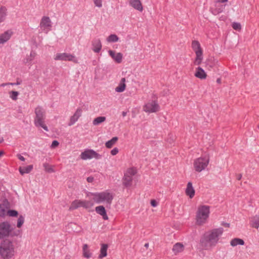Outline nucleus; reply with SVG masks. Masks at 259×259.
<instances>
[{"label":"nucleus","mask_w":259,"mask_h":259,"mask_svg":"<svg viewBox=\"0 0 259 259\" xmlns=\"http://www.w3.org/2000/svg\"><path fill=\"white\" fill-rule=\"evenodd\" d=\"M192 48L196 54L195 64L200 65L203 59L202 50L201 48L199 42L197 40H193L192 42Z\"/></svg>","instance_id":"obj_7"},{"label":"nucleus","mask_w":259,"mask_h":259,"mask_svg":"<svg viewBox=\"0 0 259 259\" xmlns=\"http://www.w3.org/2000/svg\"><path fill=\"white\" fill-rule=\"evenodd\" d=\"M209 162L208 156L199 157L196 159L194 162V167L196 171L201 172L207 166Z\"/></svg>","instance_id":"obj_6"},{"label":"nucleus","mask_w":259,"mask_h":259,"mask_svg":"<svg viewBox=\"0 0 259 259\" xmlns=\"http://www.w3.org/2000/svg\"><path fill=\"white\" fill-rule=\"evenodd\" d=\"M10 225L8 222H3L0 224V238L8 236L11 231Z\"/></svg>","instance_id":"obj_13"},{"label":"nucleus","mask_w":259,"mask_h":259,"mask_svg":"<svg viewBox=\"0 0 259 259\" xmlns=\"http://www.w3.org/2000/svg\"><path fill=\"white\" fill-rule=\"evenodd\" d=\"M7 15V9L4 6L0 8V23L4 22Z\"/></svg>","instance_id":"obj_26"},{"label":"nucleus","mask_w":259,"mask_h":259,"mask_svg":"<svg viewBox=\"0 0 259 259\" xmlns=\"http://www.w3.org/2000/svg\"><path fill=\"white\" fill-rule=\"evenodd\" d=\"M24 222V218L22 215H20L18 220L17 227L18 228H21Z\"/></svg>","instance_id":"obj_35"},{"label":"nucleus","mask_w":259,"mask_h":259,"mask_svg":"<svg viewBox=\"0 0 259 259\" xmlns=\"http://www.w3.org/2000/svg\"><path fill=\"white\" fill-rule=\"evenodd\" d=\"M143 110L146 112H156L159 110V105L155 101H152L144 106Z\"/></svg>","instance_id":"obj_14"},{"label":"nucleus","mask_w":259,"mask_h":259,"mask_svg":"<svg viewBox=\"0 0 259 259\" xmlns=\"http://www.w3.org/2000/svg\"><path fill=\"white\" fill-rule=\"evenodd\" d=\"M184 246L181 243H177L175 244L172 248V251L175 254L182 252L184 250Z\"/></svg>","instance_id":"obj_24"},{"label":"nucleus","mask_w":259,"mask_h":259,"mask_svg":"<svg viewBox=\"0 0 259 259\" xmlns=\"http://www.w3.org/2000/svg\"><path fill=\"white\" fill-rule=\"evenodd\" d=\"M59 143L57 141H56V140L53 141L52 143V145H51V147L55 148V147L58 146L59 145Z\"/></svg>","instance_id":"obj_43"},{"label":"nucleus","mask_w":259,"mask_h":259,"mask_svg":"<svg viewBox=\"0 0 259 259\" xmlns=\"http://www.w3.org/2000/svg\"><path fill=\"white\" fill-rule=\"evenodd\" d=\"M4 154L3 151H0V157Z\"/></svg>","instance_id":"obj_58"},{"label":"nucleus","mask_w":259,"mask_h":259,"mask_svg":"<svg viewBox=\"0 0 259 259\" xmlns=\"http://www.w3.org/2000/svg\"><path fill=\"white\" fill-rule=\"evenodd\" d=\"M227 1H228V0H219V2H221V3H225V2H226Z\"/></svg>","instance_id":"obj_54"},{"label":"nucleus","mask_w":259,"mask_h":259,"mask_svg":"<svg viewBox=\"0 0 259 259\" xmlns=\"http://www.w3.org/2000/svg\"><path fill=\"white\" fill-rule=\"evenodd\" d=\"M32 61V59H31L30 57H28L24 60V62L25 63H30Z\"/></svg>","instance_id":"obj_44"},{"label":"nucleus","mask_w":259,"mask_h":259,"mask_svg":"<svg viewBox=\"0 0 259 259\" xmlns=\"http://www.w3.org/2000/svg\"><path fill=\"white\" fill-rule=\"evenodd\" d=\"M93 205V203L89 201L75 200L73 201L69 207L70 210H74L80 207H82L85 208H89Z\"/></svg>","instance_id":"obj_9"},{"label":"nucleus","mask_w":259,"mask_h":259,"mask_svg":"<svg viewBox=\"0 0 259 259\" xmlns=\"http://www.w3.org/2000/svg\"><path fill=\"white\" fill-rule=\"evenodd\" d=\"M82 256L85 258H90L92 256V253L89 249V246L87 244H84L82 246Z\"/></svg>","instance_id":"obj_23"},{"label":"nucleus","mask_w":259,"mask_h":259,"mask_svg":"<svg viewBox=\"0 0 259 259\" xmlns=\"http://www.w3.org/2000/svg\"><path fill=\"white\" fill-rule=\"evenodd\" d=\"M106 117L105 116H99L95 118L93 121V124L94 125H97L106 120Z\"/></svg>","instance_id":"obj_32"},{"label":"nucleus","mask_w":259,"mask_h":259,"mask_svg":"<svg viewBox=\"0 0 259 259\" xmlns=\"http://www.w3.org/2000/svg\"><path fill=\"white\" fill-rule=\"evenodd\" d=\"M95 210L97 213L102 216L103 219L105 220L108 219V217L106 213V211L103 206L100 205L95 208Z\"/></svg>","instance_id":"obj_21"},{"label":"nucleus","mask_w":259,"mask_h":259,"mask_svg":"<svg viewBox=\"0 0 259 259\" xmlns=\"http://www.w3.org/2000/svg\"><path fill=\"white\" fill-rule=\"evenodd\" d=\"M217 82L218 83H221V78H218L217 79Z\"/></svg>","instance_id":"obj_51"},{"label":"nucleus","mask_w":259,"mask_h":259,"mask_svg":"<svg viewBox=\"0 0 259 259\" xmlns=\"http://www.w3.org/2000/svg\"><path fill=\"white\" fill-rule=\"evenodd\" d=\"M87 180L89 183H92L94 181V178L93 177H89Z\"/></svg>","instance_id":"obj_47"},{"label":"nucleus","mask_w":259,"mask_h":259,"mask_svg":"<svg viewBox=\"0 0 259 259\" xmlns=\"http://www.w3.org/2000/svg\"><path fill=\"white\" fill-rule=\"evenodd\" d=\"M82 113V109L80 108L77 109L76 111L72 115L70 119V121L68 123V125L69 126H71L75 123L76 121H77L79 117L81 116Z\"/></svg>","instance_id":"obj_15"},{"label":"nucleus","mask_w":259,"mask_h":259,"mask_svg":"<svg viewBox=\"0 0 259 259\" xmlns=\"http://www.w3.org/2000/svg\"><path fill=\"white\" fill-rule=\"evenodd\" d=\"M232 27L234 29L236 30H240L241 28L240 24L237 22L233 23Z\"/></svg>","instance_id":"obj_36"},{"label":"nucleus","mask_w":259,"mask_h":259,"mask_svg":"<svg viewBox=\"0 0 259 259\" xmlns=\"http://www.w3.org/2000/svg\"><path fill=\"white\" fill-rule=\"evenodd\" d=\"M17 156H18V158H19L21 161H25V158H24L23 156H22L21 155H20V154H18V155H17Z\"/></svg>","instance_id":"obj_48"},{"label":"nucleus","mask_w":259,"mask_h":259,"mask_svg":"<svg viewBox=\"0 0 259 259\" xmlns=\"http://www.w3.org/2000/svg\"><path fill=\"white\" fill-rule=\"evenodd\" d=\"M54 60L56 61H72L75 63H78L77 59L74 55L66 53L56 54L54 57Z\"/></svg>","instance_id":"obj_10"},{"label":"nucleus","mask_w":259,"mask_h":259,"mask_svg":"<svg viewBox=\"0 0 259 259\" xmlns=\"http://www.w3.org/2000/svg\"><path fill=\"white\" fill-rule=\"evenodd\" d=\"M9 83V84H10V85H16V84H15V83Z\"/></svg>","instance_id":"obj_57"},{"label":"nucleus","mask_w":259,"mask_h":259,"mask_svg":"<svg viewBox=\"0 0 259 259\" xmlns=\"http://www.w3.org/2000/svg\"><path fill=\"white\" fill-rule=\"evenodd\" d=\"M20 83H21V82H20V81H17L16 82H15V84L16 85H19V84H20Z\"/></svg>","instance_id":"obj_56"},{"label":"nucleus","mask_w":259,"mask_h":259,"mask_svg":"<svg viewBox=\"0 0 259 259\" xmlns=\"http://www.w3.org/2000/svg\"><path fill=\"white\" fill-rule=\"evenodd\" d=\"M13 32L11 30L5 31L0 35V44H3L7 41L11 37Z\"/></svg>","instance_id":"obj_19"},{"label":"nucleus","mask_w":259,"mask_h":259,"mask_svg":"<svg viewBox=\"0 0 259 259\" xmlns=\"http://www.w3.org/2000/svg\"><path fill=\"white\" fill-rule=\"evenodd\" d=\"M195 76L201 79H204L206 78L207 75L204 70L202 68L198 67L196 69Z\"/></svg>","instance_id":"obj_22"},{"label":"nucleus","mask_w":259,"mask_h":259,"mask_svg":"<svg viewBox=\"0 0 259 259\" xmlns=\"http://www.w3.org/2000/svg\"><path fill=\"white\" fill-rule=\"evenodd\" d=\"M118 138L114 137L112 138L110 140L107 141L105 143V146L107 148H111L117 141Z\"/></svg>","instance_id":"obj_31"},{"label":"nucleus","mask_w":259,"mask_h":259,"mask_svg":"<svg viewBox=\"0 0 259 259\" xmlns=\"http://www.w3.org/2000/svg\"><path fill=\"white\" fill-rule=\"evenodd\" d=\"M80 158L83 160L92 159L95 158L97 159H101L102 155L97 153L93 150H87L82 152L80 154Z\"/></svg>","instance_id":"obj_12"},{"label":"nucleus","mask_w":259,"mask_h":259,"mask_svg":"<svg viewBox=\"0 0 259 259\" xmlns=\"http://www.w3.org/2000/svg\"><path fill=\"white\" fill-rule=\"evenodd\" d=\"M136 174V170L134 168H128L125 172L122 180L123 185L128 187L132 186L133 180V176Z\"/></svg>","instance_id":"obj_8"},{"label":"nucleus","mask_w":259,"mask_h":259,"mask_svg":"<svg viewBox=\"0 0 259 259\" xmlns=\"http://www.w3.org/2000/svg\"><path fill=\"white\" fill-rule=\"evenodd\" d=\"M223 225H224L225 227H229V226H230V224H229L226 223H224L223 224Z\"/></svg>","instance_id":"obj_50"},{"label":"nucleus","mask_w":259,"mask_h":259,"mask_svg":"<svg viewBox=\"0 0 259 259\" xmlns=\"http://www.w3.org/2000/svg\"><path fill=\"white\" fill-rule=\"evenodd\" d=\"M92 50L95 53H99L102 49V44L99 38H95L92 42Z\"/></svg>","instance_id":"obj_16"},{"label":"nucleus","mask_w":259,"mask_h":259,"mask_svg":"<svg viewBox=\"0 0 259 259\" xmlns=\"http://www.w3.org/2000/svg\"><path fill=\"white\" fill-rule=\"evenodd\" d=\"M94 3L96 6L101 8L102 6V0H93Z\"/></svg>","instance_id":"obj_40"},{"label":"nucleus","mask_w":259,"mask_h":259,"mask_svg":"<svg viewBox=\"0 0 259 259\" xmlns=\"http://www.w3.org/2000/svg\"><path fill=\"white\" fill-rule=\"evenodd\" d=\"M241 178H242V175L241 174L237 175V179L238 180H241Z\"/></svg>","instance_id":"obj_49"},{"label":"nucleus","mask_w":259,"mask_h":259,"mask_svg":"<svg viewBox=\"0 0 259 259\" xmlns=\"http://www.w3.org/2000/svg\"><path fill=\"white\" fill-rule=\"evenodd\" d=\"M258 128H259V125H258Z\"/></svg>","instance_id":"obj_59"},{"label":"nucleus","mask_w":259,"mask_h":259,"mask_svg":"<svg viewBox=\"0 0 259 259\" xmlns=\"http://www.w3.org/2000/svg\"><path fill=\"white\" fill-rule=\"evenodd\" d=\"M9 85V83H2L1 86V87H5L6 85Z\"/></svg>","instance_id":"obj_52"},{"label":"nucleus","mask_w":259,"mask_h":259,"mask_svg":"<svg viewBox=\"0 0 259 259\" xmlns=\"http://www.w3.org/2000/svg\"><path fill=\"white\" fill-rule=\"evenodd\" d=\"M39 27L42 31L48 33L52 28V23L50 18L46 16L42 17L40 20Z\"/></svg>","instance_id":"obj_11"},{"label":"nucleus","mask_w":259,"mask_h":259,"mask_svg":"<svg viewBox=\"0 0 259 259\" xmlns=\"http://www.w3.org/2000/svg\"><path fill=\"white\" fill-rule=\"evenodd\" d=\"M44 166L45 167V170L49 172H53L54 171L53 168L51 167L50 165H49L47 163H45L44 164Z\"/></svg>","instance_id":"obj_37"},{"label":"nucleus","mask_w":259,"mask_h":259,"mask_svg":"<svg viewBox=\"0 0 259 259\" xmlns=\"http://www.w3.org/2000/svg\"><path fill=\"white\" fill-rule=\"evenodd\" d=\"M9 94L10 95V98L13 100L16 101L17 99V98H18L17 97L19 95V93L18 92L12 91H11L9 93Z\"/></svg>","instance_id":"obj_34"},{"label":"nucleus","mask_w":259,"mask_h":259,"mask_svg":"<svg viewBox=\"0 0 259 259\" xmlns=\"http://www.w3.org/2000/svg\"><path fill=\"white\" fill-rule=\"evenodd\" d=\"M106 40L109 42H115L118 41L119 37L116 34H113L110 35Z\"/></svg>","instance_id":"obj_33"},{"label":"nucleus","mask_w":259,"mask_h":259,"mask_svg":"<svg viewBox=\"0 0 259 259\" xmlns=\"http://www.w3.org/2000/svg\"><path fill=\"white\" fill-rule=\"evenodd\" d=\"M129 5L135 9L142 12L143 10V6L140 0H128Z\"/></svg>","instance_id":"obj_17"},{"label":"nucleus","mask_w":259,"mask_h":259,"mask_svg":"<svg viewBox=\"0 0 259 259\" xmlns=\"http://www.w3.org/2000/svg\"><path fill=\"white\" fill-rule=\"evenodd\" d=\"M6 209L4 206L0 204V216L3 217L5 214Z\"/></svg>","instance_id":"obj_39"},{"label":"nucleus","mask_w":259,"mask_h":259,"mask_svg":"<svg viewBox=\"0 0 259 259\" xmlns=\"http://www.w3.org/2000/svg\"><path fill=\"white\" fill-rule=\"evenodd\" d=\"M230 244L232 246H235L238 244L243 245L244 244V241L241 239L236 238L231 241Z\"/></svg>","instance_id":"obj_28"},{"label":"nucleus","mask_w":259,"mask_h":259,"mask_svg":"<svg viewBox=\"0 0 259 259\" xmlns=\"http://www.w3.org/2000/svg\"><path fill=\"white\" fill-rule=\"evenodd\" d=\"M209 206L201 205L198 208L196 213V223L199 225H202L206 222L209 217Z\"/></svg>","instance_id":"obj_5"},{"label":"nucleus","mask_w":259,"mask_h":259,"mask_svg":"<svg viewBox=\"0 0 259 259\" xmlns=\"http://www.w3.org/2000/svg\"><path fill=\"white\" fill-rule=\"evenodd\" d=\"M185 193L190 198L194 197L195 195V190L192 186V183L191 182H189L188 183Z\"/></svg>","instance_id":"obj_20"},{"label":"nucleus","mask_w":259,"mask_h":259,"mask_svg":"<svg viewBox=\"0 0 259 259\" xmlns=\"http://www.w3.org/2000/svg\"><path fill=\"white\" fill-rule=\"evenodd\" d=\"M33 168L32 165H29L25 167H19V171L22 175H23L25 174L29 173Z\"/></svg>","instance_id":"obj_27"},{"label":"nucleus","mask_w":259,"mask_h":259,"mask_svg":"<svg viewBox=\"0 0 259 259\" xmlns=\"http://www.w3.org/2000/svg\"><path fill=\"white\" fill-rule=\"evenodd\" d=\"M108 248V245L106 244H103L100 250V258H103L107 256V250Z\"/></svg>","instance_id":"obj_30"},{"label":"nucleus","mask_w":259,"mask_h":259,"mask_svg":"<svg viewBox=\"0 0 259 259\" xmlns=\"http://www.w3.org/2000/svg\"><path fill=\"white\" fill-rule=\"evenodd\" d=\"M7 213L11 217H16L18 215V212L15 210H9Z\"/></svg>","instance_id":"obj_38"},{"label":"nucleus","mask_w":259,"mask_h":259,"mask_svg":"<svg viewBox=\"0 0 259 259\" xmlns=\"http://www.w3.org/2000/svg\"><path fill=\"white\" fill-rule=\"evenodd\" d=\"M94 200L97 203L105 202L107 206H110L112 201L113 199V196L112 193L107 191L101 192L96 193L93 194Z\"/></svg>","instance_id":"obj_4"},{"label":"nucleus","mask_w":259,"mask_h":259,"mask_svg":"<svg viewBox=\"0 0 259 259\" xmlns=\"http://www.w3.org/2000/svg\"><path fill=\"white\" fill-rule=\"evenodd\" d=\"M151 204L152 206L155 207L157 205V202L155 200H152L151 201Z\"/></svg>","instance_id":"obj_45"},{"label":"nucleus","mask_w":259,"mask_h":259,"mask_svg":"<svg viewBox=\"0 0 259 259\" xmlns=\"http://www.w3.org/2000/svg\"><path fill=\"white\" fill-rule=\"evenodd\" d=\"M15 253L13 243L8 240L4 241L0 246V254L4 259L12 258Z\"/></svg>","instance_id":"obj_3"},{"label":"nucleus","mask_w":259,"mask_h":259,"mask_svg":"<svg viewBox=\"0 0 259 259\" xmlns=\"http://www.w3.org/2000/svg\"><path fill=\"white\" fill-rule=\"evenodd\" d=\"M125 78H122L118 86L115 88V91L119 93L122 92L125 90Z\"/></svg>","instance_id":"obj_25"},{"label":"nucleus","mask_w":259,"mask_h":259,"mask_svg":"<svg viewBox=\"0 0 259 259\" xmlns=\"http://www.w3.org/2000/svg\"><path fill=\"white\" fill-rule=\"evenodd\" d=\"M108 53L110 56L117 63L121 62L122 59V54L121 53H116L115 51L112 50H109Z\"/></svg>","instance_id":"obj_18"},{"label":"nucleus","mask_w":259,"mask_h":259,"mask_svg":"<svg viewBox=\"0 0 259 259\" xmlns=\"http://www.w3.org/2000/svg\"><path fill=\"white\" fill-rule=\"evenodd\" d=\"M34 113L35 117L34 120V123L36 127H41L46 132L49 131L47 126L45 123L46 118L45 110L41 106H37L35 108Z\"/></svg>","instance_id":"obj_2"},{"label":"nucleus","mask_w":259,"mask_h":259,"mask_svg":"<svg viewBox=\"0 0 259 259\" xmlns=\"http://www.w3.org/2000/svg\"><path fill=\"white\" fill-rule=\"evenodd\" d=\"M118 153V149L117 148H114L111 151V154L112 155H115Z\"/></svg>","instance_id":"obj_42"},{"label":"nucleus","mask_w":259,"mask_h":259,"mask_svg":"<svg viewBox=\"0 0 259 259\" xmlns=\"http://www.w3.org/2000/svg\"><path fill=\"white\" fill-rule=\"evenodd\" d=\"M223 7L222 6L221 8H220L218 9H215L213 11V14H214V15H216V14H218L221 12H222L223 10Z\"/></svg>","instance_id":"obj_41"},{"label":"nucleus","mask_w":259,"mask_h":259,"mask_svg":"<svg viewBox=\"0 0 259 259\" xmlns=\"http://www.w3.org/2000/svg\"><path fill=\"white\" fill-rule=\"evenodd\" d=\"M251 226L257 229L259 227V215H255L251 219Z\"/></svg>","instance_id":"obj_29"},{"label":"nucleus","mask_w":259,"mask_h":259,"mask_svg":"<svg viewBox=\"0 0 259 259\" xmlns=\"http://www.w3.org/2000/svg\"><path fill=\"white\" fill-rule=\"evenodd\" d=\"M122 116H123V117L125 116H126V112H124V111H123V112H122Z\"/></svg>","instance_id":"obj_53"},{"label":"nucleus","mask_w":259,"mask_h":259,"mask_svg":"<svg viewBox=\"0 0 259 259\" xmlns=\"http://www.w3.org/2000/svg\"><path fill=\"white\" fill-rule=\"evenodd\" d=\"M224 232L222 228L214 229L203 234L200 239V245L203 249L210 250L218 243Z\"/></svg>","instance_id":"obj_1"},{"label":"nucleus","mask_w":259,"mask_h":259,"mask_svg":"<svg viewBox=\"0 0 259 259\" xmlns=\"http://www.w3.org/2000/svg\"><path fill=\"white\" fill-rule=\"evenodd\" d=\"M35 56H36L35 53L32 51L30 53L29 57H30L31 59H32V60H33L34 59V58H35Z\"/></svg>","instance_id":"obj_46"},{"label":"nucleus","mask_w":259,"mask_h":259,"mask_svg":"<svg viewBox=\"0 0 259 259\" xmlns=\"http://www.w3.org/2000/svg\"><path fill=\"white\" fill-rule=\"evenodd\" d=\"M144 246L146 247V248H148L149 247V243H145V245H144Z\"/></svg>","instance_id":"obj_55"}]
</instances>
